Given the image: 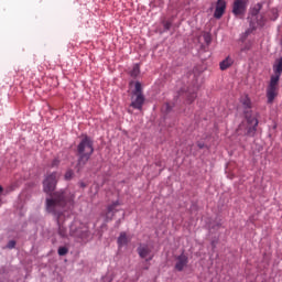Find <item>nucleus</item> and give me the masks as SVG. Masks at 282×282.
Wrapping results in <instances>:
<instances>
[{"instance_id":"obj_1","label":"nucleus","mask_w":282,"mask_h":282,"mask_svg":"<svg viewBox=\"0 0 282 282\" xmlns=\"http://www.w3.org/2000/svg\"><path fill=\"white\" fill-rule=\"evenodd\" d=\"M75 197L76 196H74L69 191L55 192L51 195V198H46L47 213L61 217V210H63V208H74Z\"/></svg>"},{"instance_id":"obj_2","label":"nucleus","mask_w":282,"mask_h":282,"mask_svg":"<svg viewBox=\"0 0 282 282\" xmlns=\"http://www.w3.org/2000/svg\"><path fill=\"white\" fill-rule=\"evenodd\" d=\"M77 171H80L89 162L91 155H94V140L91 137L87 134L80 135V142L77 145Z\"/></svg>"},{"instance_id":"obj_3","label":"nucleus","mask_w":282,"mask_h":282,"mask_svg":"<svg viewBox=\"0 0 282 282\" xmlns=\"http://www.w3.org/2000/svg\"><path fill=\"white\" fill-rule=\"evenodd\" d=\"M274 75L271 76L269 85L267 87V102L272 105L276 96H279V80H281L282 74V57L275 61L273 65Z\"/></svg>"},{"instance_id":"obj_4","label":"nucleus","mask_w":282,"mask_h":282,"mask_svg":"<svg viewBox=\"0 0 282 282\" xmlns=\"http://www.w3.org/2000/svg\"><path fill=\"white\" fill-rule=\"evenodd\" d=\"M69 236L77 241H87L89 239V227L78 220H75L69 227Z\"/></svg>"},{"instance_id":"obj_5","label":"nucleus","mask_w":282,"mask_h":282,"mask_svg":"<svg viewBox=\"0 0 282 282\" xmlns=\"http://www.w3.org/2000/svg\"><path fill=\"white\" fill-rule=\"evenodd\" d=\"M246 10H248V1L247 0H235L232 4V14H235L238 19H243L246 15Z\"/></svg>"},{"instance_id":"obj_6","label":"nucleus","mask_w":282,"mask_h":282,"mask_svg":"<svg viewBox=\"0 0 282 282\" xmlns=\"http://www.w3.org/2000/svg\"><path fill=\"white\" fill-rule=\"evenodd\" d=\"M57 182H58V173L53 172L52 174H50L43 182L44 193H47V194L54 193Z\"/></svg>"},{"instance_id":"obj_7","label":"nucleus","mask_w":282,"mask_h":282,"mask_svg":"<svg viewBox=\"0 0 282 282\" xmlns=\"http://www.w3.org/2000/svg\"><path fill=\"white\" fill-rule=\"evenodd\" d=\"M247 119V131L245 132L246 135H254L257 131V127L259 126V120L256 117L250 116V113L245 112Z\"/></svg>"},{"instance_id":"obj_8","label":"nucleus","mask_w":282,"mask_h":282,"mask_svg":"<svg viewBox=\"0 0 282 282\" xmlns=\"http://www.w3.org/2000/svg\"><path fill=\"white\" fill-rule=\"evenodd\" d=\"M137 252L141 259H145V261H153V251L149 245L139 246Z\"/></svg>"},{"instance_id":"obj_9","label":"nucleus","mask_w":282,"mask_h":282,"mask_svg":"<svg viewBox=\"0 0 282 282\" xmlns=\"http://www.w3.org/2000/svg\"><path fill=\"white\" fill-rule=\"evenodd\" d=\"M144 95H132L130 107L142 111V107H144Z\"/></svg>"},{"instance_id":"obj_10","label":"nucleus","mask_w":282,"mask_h":282,"mask_svg":"<svg viewBox=\"0 0 282 282\" xmlns=\"http://www.w3.org/2000/svg\"><path fill=\"white\" fill-rule=\"evenodd\" d=\"M175 270H177V272H182L184 268L188 265V256L181 253L175 258Z\"/></svg>"},{"instance_id":"obj_11","label":"nucleus","mask_w":282,"mask_h":282,"mask_svg":"<svg viewBox=\"0 0 282 282\" xmlns=\"http://www.w3.org/2000/svg\"><path fill=\"white\" fill-rule=\"evenodd\" d=\"M117 206H120V200H115L110 205L107 206V212H106V219L111 221L113 219V215L118 213Z\"/></svg>"},{"instance_id":"obj_12","label":"nucleus","mask_w":282,"mask_h":282,"mask_svg":"<svg viewBox=\"0 0 282 282\" xmlns=\"http://www.w3.org/2000/svg\"><path fill=\"white\" fill-rule=\"evenodd\" d=\"M224 12H226V0H218L214 12V18L221 19V17H224Z\"/></svg>"},{"instance_id":"obj_13","label":"nucleus","mask_w":282,"mask_h":282,"mask_svg":"<svg viewBox=\"0 0 282 282\" xmlns=\"http://www.w3.org/2000/svg\"><path fill=\"white\" fill-rule=\"evenodd\" d=\"M235 63L234 59H231L230 56L226 57L223 62H220L219 67L221 72H226L229 67H232V64Z\"/></svg>"},{"instance_id":"obj_14","label":"nucleus","mask_w":282,"mask_h":282,"mask_svg":"<svg viewBox=\"0 0 282 282\" xmlns=\"http://www.w3.org/2000/svg\"><path fill=\"white\" fill-rule=\"evenodd\" d=\"M129 243V238L127 237V232H121L118 238V246L122 248V246H127Z\"/></svg>"},{"instance_id":"obj_15","label":"nucleus","mask_w":282,"mask_h":282,"mask_svg":"<svg viewBox=\"0 0 282 282\" xmlns=\"http://www.w3.org/2000/svg\"><path fill=\"white\" fill-rule=\"evenodd\" d=\"M58 235L62 239H67V228L58 223Z\"/></svg>"},{"instance_id":"obj_16","label":"nucleus","mask_w":282,"mask_h":282,"mask_svg":"<svg viewBox=\"0 0 282 282\" xmlns=\"http://www.w3.org/2000/svg\"><path fill=\"white\" fill-rule=\"evenodd\" d=\"M132 95H134V96H143L142 95V84H140V82H137L134 84V90L132 91Z\"/></svg>"},{"instance_id":"obj_17","label":"nucleus","mask_w":282,"mask_h":282,"mask_svg":"<svg viewBox=\"0 0 282 282\" xmlns=\"http://www.w3.org/2000/svg\"><path fill=\"white\" fill-rule=\"evenodd\" d=\"M241 104L243 105L245 109H250V107H252V102L248 96L241 98Z\"/></svg>"},{"instance_id":"obj_18","label":"nucleus","mask_w":282,"mask_h":282,"mask_svg":"<svg viewBox=\"0 0 282 282\" xmlns=\"http://www.w3.org/2000/svg\"><path fill=\"white\" fill-rule=\"evenodd\" d=\"M262 8H263V4L257 3V4L253 7L252 11H251L252 17H258V15H259V12H261V9H262Z\"/></svg>"},{"instance_id":"obj_19","label":"nucleus","mask_w":282,"mask_h":282,"mask_svg":"<svg viewBox=\"0 0 282 282\" xmlns=\"http://www.w3.org/2000/svg\"><path fill=\"white\" fill-rule=\"evenodd\" d=\"M140 75V65L135 64L131 70L132 78H137Z\"/></svg>"},{"instance_id":"obj_20","label":"nucleus","mask_w":282,"mask_h":282,"mask_svg":"<svg viewBox=\"0 0 282 282\" xmlns=\"http://www.w3.org/2000/svg\"><path fill=\"white\" fill-rule=\"evenodd\" d=\"M172 109H173V106H171V104L169 102L164 104L161 108L163 113H171Z\"/></svg>"},{"instance_id":"obj_21","label":"nucleus","mask_w":282,"mask_h":282,"mask_svg":"<svg viewBox=\"0 0 282 282\" xmlns=\"http://www.w3.org/2000/svg\"><path fill=\"white\" fill-rule=\"evenodd\" d=\"M69 252V249L67 247H59L57 250V254L59 257H65Z\"/></svg>"},{"instance_id":"obj_22","label":"nucleus","mask_w":282,"mask_h":282,"mask_svg":"<svg viewBox=\"0 0 282 282\" xmlns=\"http://www.w3.org/2000/svg\"><path fill=\"white\" fill-rule=\"evenodd\" d=\"M197 98V95L195 93H192L187 96V102L191 105L195 99Z\"/></svg>"},{"instance_id":"obj_23","label":"nucleus","mask_w":282,"mask_h":282,"mask_svg":"<svg viewBox=\"0 0 282 282\" xmlns=\"http://www.w3.org/2000/svg\"><path fill=\"white\" fill-rule=\"evenodd\" d=\"M72 177H74V171L68 170V171L65 173V180H72Z\"/></svg>"},{"instance_id":"obj_24","label":"nucleus","mask_w":282,"mask_h":282,"mask_svg":"<svg viewBox=\"0 0 282 282\" xmlns=\"http://www.w3.org/2000/svg\"><path fill=\"white\" fill-rule=\"evenodd\" d=\"M58 164H61V160L54 159V160L52 161V163H51V166H52V169H54V167L58 166Z\"/></svg>"},{"instance_id":"obj_25","label":"nucleus","mask_w":282,"mask_h":282,"mask_svg":"<svg viewBox=\"0 0 282 282\" xmlns=\"http://www.w3.org/2000/svg\"><path fill=\"white\" fill-rule=\"evenodd\" d=\"M14 246H17V241L14 240H10L7 245V248H9L10 250H12V248H14Z\"/></svg>"},{"instance_id":"obj_26","label":"nucleus","mask_w":282,"mask_h":282,"mask_svg":"<svg viewBox=\"0 0 282 282\" xmlns=\"http://www.w3.org/2000/svg\"><path fill=\"white\" fill-rule=\"evenodd\" d=\"M272 12H273V15H274L273 21H276V19H279V11L272 10Z\"/></svg>"},{"instance_id":"obj_27","label":"nucleus","mask_w":282,"mask_h":282,"mask_svg":"<svg viewBox=\"0 0 282 282\" xmlns=\"http://www.w3.org/2000/svg\"><path fill=\"white\" fill-rule=\"evenodd\" d=\"M164 28L165 30H171V22H165Z\"/></svg>"},{"instance_id":"obj_28","label":"nucleus","mask_w":282,"mask_h":282,"mask_svg":"<svg viewBox=\"0 0 282 282\" xmlns=\"http://www.w3.org/2000/svg\"><path fill=\"white\" fill-rule=\"evenodd\" d=\"M248 50H250V46L247 45V46H245V47L241 48V52H246V51H248Z\"/></svg>"},{"instance_id":"obj_29","label":"nucleus","mask_w":282,"mask_h":282,"mask_svg":"<svg viewBox=\"0 0 282 282\" xmlns=\"http://www.w3.org/2000/svg\"><path fill=\"white\" fill-rule=\"evenodd\" d=\"M197 147H198L199 149H204V143H197Z\"/></svg>"},{"instance_id":"obj_30","label":"nucleus","mask_w":282,"mask_h":282,"mask_svg":"<svg viewBox=\"0 0 282 282\" xmlns=\"http://www.w3.org/2000/svg\"><path fill=\"white\" fill-rule=\"evenodd\" d=\"M243 127H245V124L243 123H241L240 126H239V131H241V129H243Z\"/></svg>"},{"instance_id":"obj_31","label":"nucleus","mask_w":282,"mask_h":282,"mask_svg":"<svg viewBox=\"0 0 282 282\" xmlns=\"http://www.w3.org/2000/svg\"><path fill=\"white\" fill-rule=\"evenodd\" d=\"M0 193H3V186L0 185Z\"/></svg>"},{"instance_id":"obj_32","label":"nucleus","mask_w":282,"mask_h":282,"mask_svg":"<svg viewBox=\"0 0 282 282\" xmlns=\"http://www.w3.org/2000/svg\"><path fill=\"white\" fill-rule=\"evenodd\" d=\"M82 188H85V183H80Z\"/></svg>"},{"instance_id":"obj_33","label":"nucleus","mask_w":282,"mask_h":282,"mask_svg":"<svg viewBox=\"0 0 282 282\" xmlns=\"http://www.w3.org/2000/svg\"><path fill=\"white\" fill-rule=\"evenodd\" d=\"M245 34H246V36H248V34H250V31H246V33H245Z\"/></svg>"},{"instance_id":"obj_34","label":"nucleus","mask_w":282,"mask_h":282,"mask_svg":"<svg viewBox=\"0 0 282 282\" xmlns=\"http://www.w3.org/2000/svg\"><path fill=\"white\" fill-rule=\"evenodd\" d=\"M258 25H263V22H258Z\"/></svg>"},{"instance_id":"obj_35","label":"nucleus","mask_w":282,"mask_h":282,"mask_svg":"<svg viewBox=\"0 0 282 282\" xmlns=\"http://www.w3.org/2000/svg\"><path fill=\"white\" fill-rule=\"evenodd\" d=\"M206 43H208V39H206Z\"/></svg>"}]
</instances>
